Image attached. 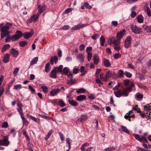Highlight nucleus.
<instances>
[{
    "instance_id": "ddd939ff",
    "label": "nucleus",
    "mask_w": 151,
    "mask_h": 151,
    "mask_svg": "<svg viewBox=\"0 0 151 151\" xmlns=\"http://www.w3.org/2000/svg\"><path fill=\"white\" fill-rule=\"evenodd\" d=\"M58 58L56 56H54V57H52L50 59V62L51 64L53 65L54 63L55 64L57 63L58 61Z\"/></svg>"
},
{
    "instance_id": "e433bc0d",
    "label": "nucleus",
    "mask_w": 151,
    "mask_h": 151,
    "mask_svg": "<svg viewBox=\"0 0 151 151\" xmlns=\"http://www.w3.org/2000/svg\"><path fill=\"white\" fill-rule=\"evenodd\" d=\"M121 127L123 131L126 133L129 134L130 133L128 129L124 126H121Z\"/></svg>"
},
{
    "instance_id": "72a5a7b5",
    "label": "nucleus",
    "mask_w": 151,
    "mask_h": 151,
    "mask_svg": "<svg viewBox=\"0 0 151 151\" xmlns=\"http://www.w3.org/2000/svg\"><path fill=\"white\" fill-rule=\"evenodd\" d=\"M76 83V81L75 80H73L71 79L70 81H68L67 82V83L68 85H73Z\"/></svg>"
},
{
    "instance_id": "5fc2aeb1",
    "label": "nucleus",
    "mask_w": 151,
    "mask_h": 151,
    "mask_svg": "<svg viewBox=\"0 0 151 151\" xmlns=\"http://www.w3.org/2000/svg\"><path fill=\"white\" fill-rule=\"evenodd\" d=\"M17 109L19 113L20 114L21 117L24 116V114L21 108H17Z\"/></svg>"
},
{
    "instance_id": "37998d69",
    "label": "nucleus",
    "mask_w": 151,
    "mask_h": 151,
    "mask_svg": "<svg viewBox=\"0 0 151 151\" xmlns=\"http://www.w3.org/2000/svg\"><path fill=\"white\" fill-rule=\"evenodd\" d=\"M73 10V8H68L66 9H65V11H64V14H67L69 13H70Z\"/></svg>"
},
{
    "instance_id": "0eeeda50",
    "label": "nucleus",
    "mask_w": 151,
    "mask_h": 151,
    "mask_svg": "<svg viewBox=\"0 0 151 151\" xmlns=\"http://www.w3.org/2000/svg\"><path fill=\"white\" fill-rule=\"evenodd\" d=\"M119 42V41L118 40H116L114 37L110 38L108 40V43L110 45L113 43L114 45H117Z\"/></svg>"
},
{
    "instance_id": "f704fd0d",
    "label": "nucleus",
    "mask_w": 151,
    "mask_h": 151,
    "mask_svg": "<svg viewBox=\"0 0 151 151\" xmlns=\"http://www.w3.org/2000/svg\"><path fill=\"white\" fill-rule=\"evenodd\" d=\"M58 105L61 107H64L66 106V104L64 103L63 101L60 100L58 102Z\"/></svg>"
},
{
    "instance_id": "9b49d317",
    "label": "nucleus",
    "mask_w": 151,
    "mask_h": 151,
    "mask_svg": "<svg viewBox=\"0 0 151 151\" xmlns=\"http://www.w3.org/2000/svg\"><path fill=\"white\" fill-rule=\"evenodd\" d=\"M38 17V16H37L36 14H34L30 18L28 19L27 20V22L29 23H31L33 21H35Z\"/></svg>"
},
{
    "instance_id": "3c124183",
    "label": "nucleus",
    "mask_w": 151,
    "mask_h": 151,
    "mask_svg": "<svg viewBox=\"0 0 151 151\" xmlns=\"http://www.w3.org/2000/svg\"><path fill=\"white\" fill-rule=\"evenodd\" d=\"M15 130L14 129L12 128V129L10 130V131L9 132V133L11 134H13V137H15L16 133L15 132Z\"/></svg>"
},
{
    "instance_id": "a18cd8bd",
    "label": "nucleus",
    "mask_w": 151,
    "mask_h": 151,
    "mask_svg": "<svg viewBox=\"0 0 151 151\" xmlns=\"http://www.w3.org/2000/svg\"><path fill=\"white\" fill-rule=\"evenodd\" d=\"M138 105H136L135 107H133L132 108V109L138 112H141L140 111V109L137 107Z\"/></svg>"
},
{
    "instance_id": "f03ea898",
    "label": "nucleus",
    "mask_w": 151,
    "mask_h": 151,
    "mask_svg": "<svg viewBox=\"0 0 151 151\" xmlns=\"http://www.w3.org/2000/svg\"><path fill=\"white\" fill-rule=\"evenodd\" d=\"M115 96L118 98H120L122 96L127 97L128 96V94L123 89H119L114 92Z\"/></svg>"
},
{
    "instance_id": "69168bd1",
    "label": "nucleus",
    "mask_w": 151,
    "mask_h": 151,
    "mask_svg": "<svg viewBox=\"0 0 151 151\" xmlns=\"http://www.w3.org/2000/svg\"><path fill=\"white\" fill-rule=\"evenodd\" d=\"M111 73L110 71H107L106 74V78L107 79V78H109L111 76Z\"/></svg>"
},
{
    "instance_id": "49530a36",
    "label": "nucleus",
    "mask_w": 151,
    "mask_h": 151,
    "mask_svg": "<svg viewBox=\"0 0 151 151\" xmlns=\"http://www.w3.org/2000/svg\"><path fill=\"white\" fill-rule=\"evenodd\" d=\"M150 106L149 104H147L146 105L144 106V109L145 111H149L151 110L150 108Z\"/></svg>"
},
{
    "instance_id": "09e8293b",
    "label": "nucleus",
    "mask_w": 151,
    "mask_h": 151,
    "mask_svg": "<svg viewBox=\"0 0 151 151\" xmlns=\"http://www.w3.org/2000/svg\"><path fill=\"white\" fill-rule=\"evenodd\" d=\"M29 118L35 122H38V120L37 118H36L32 115H29Z\"/></svg>"
},
{
    "instance_id": "4c0bfd02",
    "label": "nucleus",
    "mask_w": 151,
    "mask_h": 151,
    "mask_svg": "<svg viewBox=\"0 0 151 151\" xmlns=\"http://www.w3.org/2000/svg\"><path fill=\"white\" fill-rule=\"evenodd\" d=\"M52 132L53 130H50L49 131L46 136V137L45 138V140H47L50 137L51 134H52Z\"/></svg>"
},
{
    "instance_id": "680f3d73",
    "label": "nucleus",
    "mask_w": 151,
    "mask_h": 151,
    "mask_svg": "<svg viewBox=\"0 0 151 151\" xmlns=\"http://www.w3.org/2000/svg\"><path fill=\"white\" fill-rule=\"evenodd\" d=\"M102 70V69L101 68L100 69H97L96 70V73H95V75H96V77L98 78L99 76V74L101 71Z\"/></svg>"
},
{
    "instance_id": "6e6552de",
    "label": "nucleus",
    "mask_w": 151,
    "mask_h": 151,
    "mask_svg": "<svg viewBox=\"0 0 151 151\" xmlns=\"http://www.w3.org/2000/svg\"><path fill=\"white\" fill-rule=\"evenodd\" d=\"M10 51L11 54L12 55V56L14 58H17L19 54L18 51L14 48L11 49Z\"/></svg>"
},
{
    "instance_id": "4468645a",
    "label": "nucleus",
    "mask_w": 151,
    "mask_h": 151,
    "mask_svg": "<svg viewBox=\"0 0 151 151\" xmlns=\"http://www.w3.org/2000/svg\"><path fill=\"white\" fill-rule=\"evenodd\" d=\"M63 65H60L59 67H55L53 70L57 73L58 72L60 73L62 72V68H63Z\"/></svg>"
},
{
    "instance_id": "052dcab7",
    "label": "nucleus",
    "mask_w": 151,
    "mask_h": 151,
    "mask_svg": "<svg viewBox=\"0 0 151 151\" xmlns=\"http://www.w3.org/2000/svg\"><path fill=\"white\" fill-rule=\"evenodd\" d=\"M99 35L97 34H95L93 35V36H91V37L92 39L94 40H96L97 38H98Z\"/></svg>"
},
{
    "instance_id": "f257e3e1",
    "label": "nucleus",
    "mask_w": 151,
    "mask_h": 151,
    "mask_svg": "<svg viewBox=\"0 0 151 151\" xmlns=\"http://www.w3.org/2000/svg\"><path fill=\"white\" fill-rule=\"evenodd\" d=\"M12 26V24L8 22L7 23L5 26L1 28L0 31L1 32V38H3L8 35L10 34V32L9 30Z\"/></svg>"
},
{
    "instance_id": "1a4fd4ad",
    "label": "nucleus",
    "mask_w": 151,
    "mask_h": 151,
    "mask_svg": "<svg viewBox=\"0 0 151 151\" xmlns=\"http://www.w3.org/2000/svg\"><path fill=\"white\" fill-rule=\"evenodd\" d=\"M60 89H53L50 92V96H55L60 92Z\"/></svg>"
},
{
    "instance_id": "2f4dec72",
    "label": "nucleus",
    "mask_w": 151,
    "mask_h": 151,
    "mask_svg": "<svg viewBox=\"0 0 151 151\" xmlns=\"http://www.w3.org/2000/svg\"><path fill=\"white\" fill-rule=\"evenodd\" d=\"M27 44V42L25 41H23L19 42V45L20 46L24 47Z\"/></svg>"
},
{
    "instance_id": "a211bd4d",
    "label": "nucleus",
    "mask_w": 151,
    "mask_h": 151,
    "mask_svg": "<svg viewBox=\"0 0 151 151\" xmlns=\"http://www.w3.org/2000/svg\"><path fill=\"white\" fill-rule=\"evenodd\" d=\"M103 62L104 65L106 67H109L111 66V63L108 60L105 58L103 59Z\"/></svg>"
},
{
    "instance_id": "7ed1b4c3",
    "label": "nucleus",
    "mask_w": 151,
    "mask_h": 151,
    "mask_svg": "<svg viewBox=\"0 0 151 151\" xmlns=\"http://www.w3.org/2000/svg\"><path fill=\"white\" fill-rule=\"evenodd\" d=\"M22 36H23V34L21 31L17 30L16 32V34L12 36V41L17 40L20 38Z\"/></svg>"
},
{
    "instance_id": "c03bdc74",
    "label": "nucleus",
    "mask_w": 151,
    "mask_h": 151,
    "mask_svg": "<svg viewBox=\"0 0 151 151\" xmlns=\"http://www.w3.org/2000/svg\"><path fill=\"white\" fill-rule=\"evenodd\" d=\"M115 150V149L114 147H111L104 149L103 151H112Z\"/></svg>"
},
{
    "instance_id": "79ce46f5",
    "label": "nucleus",
    "mask_w": 151,
    "mask_h": 151,
    "mask_svg": "<svg viewBox=\"0 0 151 151\" xmlns=\"http://www.w3.org/2000/svg\"><path fill=\"white\" fill-rule=\"evenodd\" d=\"M135 138L139 141L143 142V139H142V137H141L138 134L136 135L135 136Z\"/></svg>"
},
{
    "instance_id": "e2e57ef3",
    "label": "nucleus",
    "mask_w": 151,
    "mask_h": 151,
    "mask_svg": "<svg viewBox=\"0 0 151 151\" xmlns=\"http://www.w3.org/2000/svg\"><path fill=\"white\" fill-rule=\"evenodd\" d=\"M28 89L31 91L32 93H34L35 92V90L31 86H28Z\"/></svg>"
},
{
    "instance_id": "4d7b16f0",
    "label": "nucleus",
    "mask_w": 151,
    "mask_h": 151,
    "mask_svg": "<svg viewBox=\"0 0 151 151\" xmlns=\"http://www.w3.org/2000/svg\"><path fill=\"white\" fill-rule=\"evenodd\" d=\"M68 68L67 67L64 68L62 70V72L63 73H65L67 75L68 72Z\"/></svg>"
},
{
    "instance_id": "13d9d810",
    "label": "nucleus",
    "mask_w": 151,
    "mask_h": 151,
    "mask_svg": "<svg viewBox=\"0 0 151 151\" xmlns=\"http://www.w3.org/2000/svg\"><path fill=\"white\" fill-rule=\"evenodd\" d=\"M147 15L149 16H151V11L149 7H147Z\"/></svg>"
},
{
    "instance_id": "20e7f679",
    "label": "nucleus",
    "mask_w": 151,
    "mask_h": 151,
    "mask_svg": "<svg viewBox=\"0 0 151 151\" xmlns=\"http://www.w3.org/2000/svg\"><path fill=\"white\" fill-rule=\"evenodd\" d=\"M130 28L132 32L135 34H140L142 32L141 28L136 25L132 24L130 26Z\"/></svg>"
},
{
    "instance_id": "603ef678",
    "label": "nucleus",
    "mask_w": 151,
    "mask_h": 151,
    "mask_svg": "<svg viewBox=\"0 0 151 151\" xmlns=\"http://www.w3.org/2000/svg\"><path fill=\"white\" fill-rule=\"evenodd\" d=\"M15 89L16 90H19L22 88V85L21 84H17L14 86Z\"/></svg>"
},
{
    "instance_id": "9d476101",
    "label": "nucleus",
    "mask_w": 151,
    "mask_h": 151,
    "mask_svg": "<svg viewBox=\"0 0 151 151\" xmlns=\"http://www.w3.org/2000/svg\"><path fill=\"white\" fill-rule=\"evenodd\" d=\"M135 116L134 114L133 113L132 110L130 111L128 113H127L124 116V118L127 119L128 118H134Z\"/></svg>"
},
{
    "instance_id": "7c9ffc66",
    "label": "nucleus",
    "mask_w": 151,
    "mask_h": 151,
    "mask_svg": "<svg viewBox=\"0 0 151 151\" xmlns=\"http://www.w3.org/2000/svg\"><path fill=\"white\" fill-rule=\"evenodd\" d=\"M147 133H145L143 134V136H142V139H143V142L144 143L147 142H148L146 138V137L147 136Z\"/></svg>"
},
{
    "instance_id": "6ab92c4d",
    "label": "nucleus",
    "mask_w": 151,
    "mask_h": 151,
    "mask_svg": "<svg viewBox=\"0 0 151 151\" xmlns=\"http://www.w3.org/2000/svg\"><path fill=\"white\" fill-rule=\"evenodd\" d=\"M93 60L95 64L97 65L99 62V58L96 54L94 55Z\"/></svg>"
},
{
    "instance_id": "423d86ee",
    "label": "nucleus",
    "mask_w": 151,
    "mask_h": 151,
    "mask_svg": "<svg viewBox=\"0 0 151 151\" xmlns=\"http://www.w3.org/2000/svg\"><path fill=\"white\" fill-rule=\"evenodd\" d=\"M132 40V38L130 36H128L126 38L124 41V45L125 48H128L130 46Z\"/></svg>"
},
{
    "instance_id": "58836bf2",
    "label": "nucleus",
    "mask_w": 151,
    "mask_h": 151,
    "mask_svg": "<svg viewBox=\"0 0 151 151\" xmlns=\"http://www.w3.org/2000/svg\"><path fill=\"white\" fill-rule=\"evenodd\" d=\"M76 92L78 93H83L85 92V89L83 88H81L77 90Z\"/></svg>"
},
{
    "instance_id": "bf43d9fd",
    "label": "nucleus",
    "mask_w": 151,
    "mask_h": 151,
    "mask_svg": "<svg viewBox=\"0 0 151 151\" xmlns=\"http://www.w3.org/2000/svg\"><path fill=\"white\" fill-rule=\"evenodd\" d=\"M19 71V68H16L14 70L13 72V74L14 76H16L17 75Z\"/></svg>"
},
{
    "instance_id": "ea45409f",
    "label": "nucleus",
    "mask_w": 151,
    "mask_h": 151,
    "mask_svg": "<svg viewBox=\"0 0 151 151\" xmlns=\"http://www.w3.org/2000/svg\"><path fill=\"white\" fill-rule=\"evenodd\" d=\"M41 88L42 90L44 93H46L48 90V88L46 86H41Z\"/></svg>"
},
{
    "instance_id": "aec40b11",
    "label": "nucleus",
    "mask_w": 151,
    "mask_h": 151,
    "mask_svg": "<svg viewBox=\"0 0 151 151\" xmlns=\"http://www.w3.org/2000/svg\"><path fill=\"white\" fill-rule=\"evenodd\" d=\"M56 73H57L53 70H52L50 73V76L51 78H57Z\"/></svg>"
},
{
    "instance_id": "c9c22d12",
    "label": "nucleus",
    "mask_w": 151,
    "mask_h": 151,
    "mask_svg": "<svg viewBox=\"0 0 151 151\" xmlns=\"http://www.w3.org/2000/svg\"><path fill=\"white\" fill-rule=\"evenodd\" d=\"M132 88L131 87H129L126 88H124L123 89V90L124 91L126 92L128 94V96L129 95V92L132 90Z\"/></svg>"
},
{
    "instance_id": "a878e982",
    "label": "nucleus",
    "mask_w": 151,
    "mask_h": 151,
    "mask_svg": "<svg viewBox=\"0 0 151 151\" xmlns=\"http://www.w3.org/2000/svg\"><path fill=\"white\" fill-rule=\"evenodd\" d=\"M105 38L103 35H102L100 39V43L101 46H103L105 41Z\"/></svg>"
},
{
    "instance_id": "0e129e2a",
    "label": "nucleus",
    "mask_w": 151,
    "mask_h": 151,
    "mask_svg": "<svg viewBox=\"0 0 151 151\" xmlns=\"http://www.w3.org/2000/svg\"><path fill=\"white\" fill-rule=\"evenodd\" d=\"M121 57V55L119 53H115L114 55V57L115 59H118Z\"/></svg>"
},
{
    "instance_id": "de8ad7c7",
    "label": "nucleus",
    "mask_w": 151,
    "mask_h": 151,
    "mask_svg": "<svg viewBox=\"0 0 151 151\" xmlns=\"http://www.w3.org/2000/svg\"><path fill=\"white\" fill-rule=\"evenodd\" d=\"M8 126L9 125L8 122H3L2 126V127L3 128L6 129L8 127Z\"/></svg>"
},
{
    "instance_id": "c756f323",
    "label": "nucleus",
    "mask_w": 151,
    "mask_h": 151,
    "mask_svg": "<svg viewBox=\"0 0 151 151\" xmlns=\"http://www.w3.org/2000/svg\"><path fill=\"white\" fill-rule=\"evenodd\" d=\"M38 58L37 57H36L34 58L30 63V65H32L36 63L38 61Z\"/></svg>"
},
{
    "instance_id": "a19ab883",
    "label": "nucleus",
    "mask_w": 151,
    "mask_h": 151,
    "mask_svg": "<svg viewBox=\"0 0 151 151\" xmlns=\"http://www.w3.org/2000/svg\"><path fill=\"white\" fill-rule=\"evenodd\" d=\"M124 71L123 70H119L118 72V75L119 76L120 78H122L124 76Z\"/></svg>"
},
{
    "instance_id": "473e14b6",
    "label": "nucleus",
    "mask_w": 151,
    "mask_h": 151,
    "mask_svg": "<svg viewBox=\"0 0 151 151\" xmlns=\"http://www.w3.org/2000/svg\"><path fill=\"white\" fill-rule=\"evenodd\" d=\"M144 29L145 30L148 32H151V26H148L146 25L145 26Z\"/></svg>"
},
{
    "instance_id": "dca6fc26",
    "label": "nucleus",
    "mask_w": 151,
    "mask_h": 151,
    "mask_svg": "<svg viewBox=\"0 0 151 151\" xmlns=\"http://www.w3.org/2000/svg\"><path fill=\"white\" fill-rule=\"evenodd\" d=\"M84 24H79L71 28V30H77L82 28V27H84Z\"/></svg>"
},
{
    "instance_id": "5701e85b",
    "label": "nucleus",
    "mask_w": 151,
    "mask_h": 151,
    "mask_svg": "<svg viewBox=\"0 0 151 151\" xmlns=\"http://www.w3.org/2000/svg\"><path fill=\"white\" fill-rule=\"evenodd\" d=\"M10 55L8 53L6 54L4 56L3 60L4 62L5 63H8L9 60Z\"/></svg>"
},
{
    "instance_id": "c85d7f7f",
    "label": "nucleus",
    "mask_w": 151,
    "mask_h": 151,
    "mask_svg": "<svg viewBox=\"0 0 151 151\" xmlns=\"http://www.w3.org/2000/svg\"><path fill=\"white\" fill-rule=\"evenodd\" d=\"M85 119V115H83L82 116H81L80 117L77 121V123L78 122H83L84 121V120Z\"/></svg>"
},
{
    "instance_id": "f3484780",
    "label": "nucleus",
    "mask_w": 151,
    "mask_h": 151,
    "mask_svg": "<svg viewBox=\"0 0 151 151\" xmlns=\"http://www.w3.org/2000/svg\"><path fill=\"white\" fill-rule=\"evenodd\" d=\"M77 58L80 61L81 63H82L84 62V56L83 55L81 54H78L77 56Z\"/></svg>"
},
{
    "instance_id": "864d4df0",
    "label": "nucleus",
    "mask_w": 151,
    "mask_h": 151,
    "mask_svg": "<svg viewBox=\"0 0 151 151\" xmlns=\"http://www.w3.org/2000/svg\"><path fill=\"white\" fill-rule=\"evenodd\" d=\"M92 50V47L91 46H89L87 47L86 49V52L87 53H91Z\"/></svg>"
},
{
    "instance_id": "8fccbe9b",
    "label": "nucleus",
    "mask_w": 151,
    "mask_h": 151,
    "mask_svg": "<svg viewBox=\"0 0 151 151\" xmlns=\"http://www.w3.org/2000/svg\"><path fill=\"white\" fill-rule=\"evenodd\" d=\"M124 74L126 77L129 78H131L132 77V74L129 72L126 71L124 72Z\"/></svg>"
},
{
    "instance_id": "2eb2a0df",
    "label": "nucleus",
    "mask_w": 151,
    "mask_h": 151,
    "mask_svg": "<svg viewBox=\"0 0 151 151\" xmlns=\"http://www.w3.org/2000/svg\"><path fill=\"white\" fill-rule=\"evenodd\" d=\"M33 33L30 32H25L23 34V37L24 38L28 39L31 37L33 35Z\"/></svg>"
},
{
    "instance_id": "4be33fe9",
    "label": "nucleus",
    "mask_w": 151,
    "mask_h": 151,
    "mask_svg": "<svg viewBox=\"0 0 151 151\" xmlns=\"http://www.w3.org/2000/svg\"><path fill=\"white\" fill-rule=\"evenodd\" d=\"M138 22L140 23H142L144 22V17L141 14L139 15L137 17Z\"/></svg>"
},
{
    "instance_id": "338daca9",
    "label": "nucleus",
    "mask_w": 151,
    "mask_h": 151,
    "mask_svg": "<svg viewBox=\"0 0 151 151\" xmlns=\"http://www.w3.org/2000/svg\"><path fill=\"white\" fill-rule=\"evenodd\" d=\"M125 86H127L129 83V81L128 79L125 80L123 82Z\"/></svg>"
},
{
    "instance_id": "cd10ccee",
    "label": "nucleus",
    "mask_w": 151,
    "mask_h": 151,
    "mask_svg": "<svg viewBox=\"0 0 151 151\" xmlns=\"http://www.w3.org/2000/svg\"><path fill=\"white\" fill-rule=\"evenodd\" d=\"M21 118L22 119L23 125L26 126L28 125L29 124V122L24 117V115L21 116Z\"/></svg>"
},
{
    "instance_id": "393cba45",
    "label": "nucleus",
    "mask_w": 151,
    "mask_h": 151,
    "mask_svg": "<svg viewBox=\"0 0 151 151\" xmlns=\"http://www.w3.org/2000/svg\"><path fill=\"white\" fill-rule=\"evenodd\" d=\"M10 46L9 44H6L4 46L1 50L2 52H4L6 50H8L10 47Z\"/></svg>"
},
{
    "instance_id": "bb28decb",
    "label": "nucleus",
    "mask_w": 151,
    "mask_h": 151,
    "mask_svg": "<svg viewBox=\"0 0 151 151\" xmlns=\"http://www.w3.org/2000/svg\"><path fill=\"white\" fill-rule=\"evenodd\" d=\"M50 70V65L49 63H47L45 65V72L48 73Z\"/></svg>"
},
{
    "instance_id": "412c9836",
    "label": "nucleus",
    "mask_w": 151,
    "mask_h": 151,
    "mask_svg": "<svg viewBox=\"0 0 151 151\" xmlns=\"http://www.w3.org/2000/svg\"><path fill=\"white\" fill-rule=\"evenodd\" d=\"M76 100L79 101H84L85 100V95H81L76 97Z\"/></svg>"
},
{
    "instance_id": "6e6d98bb",
    "label": "nucleus",
    "mask_w": 151,
    "mask_h": 151,
    "mask_svg": "<svg viewBox=\"0 0 151 151\" xmlns=\"http://www.w3.org/2000/svg\"><path fill=\"white\" fill-rule=\"evenodd\" d=\"M87 53V59L88 61H90L91 59L92 56V54L91 53Z\"/></svg>"
},
{
    "instance_id": "39448f33",
    "label": "nucleus",
    "mask_w": 151,
    "mask_h": 151,
    "mask_svg": "<svg viewBox=\"0 0 151 151\" xmlns=\"http://www.w3.org/2000/svg\"><path fill=\"white\" fill-rule=\"evenodd\" d=\"M126 32V30L125 29H123L120 32L117 33L116 35V39L119 41L122 38L124 35V34Z\"/></svg>"
},
{
    "instance_id": "b1692460",
    "label": "nucleus",
    "mask_w": 151,
    "mask_h": 151,
    "mask_svg": "<svg viewBox=\"0 0 151 151\" xmlns=\"http://www.w3.org/2000/svg\"><path fill=\"white\" fill-rule=\"evenodd\" d=\"M68 102L70 104L74 106H77L78 104L77 102L73 100H70L69 99Z\"/></svg>"
},
{
    "instance_id": "f8f14e48",
    "label": "nucleus",
    "mask_w": 151,
    "mask_h": 151,
    "mask_svg": "<svg viewBox=\"0 0 151 151\" xmlns=\"http://www.w3.org/2000/svg\"><path fill=\"white\" fill-rule=\"evenodd\" d=\"M8 139L9 137L8 136H6L4 137V138L3 139H2L3 143V146H7L9 145V142L8 140Z\"/></svg>"
},
{
    "instance_id": "774afa93",
    "label": "nucleus",
    "mask_w": 151,
    "mask_h": 151,
    "mask_svg": "<svg viewBox=\"0 0 151 151\" xmlns=\"http://www.w3.org/2000/svg\"><path fill=\"white\" fill-rule=\"evenodd\" d=\"M66 143H68V147H70L71 146V144L70 142V139L69 138H66Z\"/></svg>"
}]
</instances>
